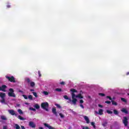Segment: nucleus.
Segmentation results:
<instances>
[{
    "label": "nucleus",
    "instance_id": "f03ea898",
    "mask_svg": "<svg viewBox=\"0 0 129 129\" xmlns=\"http://www.w3.org/2000/svg\"><path fill=\"white\" fill-rule=\"evenodd\" d=\"M41 108H42L43 109H45L46 111H49V109H48L49 108V103H48V102H46L42 103L41 104Z\"/></svg>",
    "mask_w": 129,
    "mask_h": 129
},
{
    "label": "nucleus",
    "instance_id": "58836bf2",
    "mask_svg": "<svg viewBox=\"0 0 129 129\" xmlns=\"http://www.w3.org/2000/svg\"><path fill=\"white\" fill-rule=\"evenodd\" d=\"M38 75L39 77H41V76H42V74H41V72H40V71H38Z\"/></svg>",
    "mask_w": 129,
    "mask_h": 129
},
{
    "label": "nucleus",
    "instance_id": "bb28decb",
    "mask_svg": "<svg viewBox=\"0 0 129 129\" xmlns=\"http://www.w3.org/2000/svg\"><path fill=\"white\" fill-rule=\"evenodd\" d=\"M18 112H19V114H23V111L21 109H19L18 110Z\"/></svg>",
    "mask_w": 129,
    "mask_h": 129
},
{
    "label": "nucleus",
    "instance_id": "6e6552de",
    "mask_svg": "<svg viewBox=\"0 0 129 129\" xmlns=\"http://www.w3.org/2000/svg\"><path fill=\"white\" fill-rule=\"evenodd\" d=\"M9 112L11 115H15V116H18V114L16 113V112H15V110H9Z\"/></svg>",
    "mask_w": 129,
    "mask_h": 129
},
{
    "label": "nucleus",
    "instance_id": "864d4df0",
    "mask_svg": "<svg viewBox=\"0 0 129 129\" xmlns=\"http://www.w3.org/2000/svg\"><path fill=\"white\" fill-rule=\"evenodd\" d=\"M95 113H96L97 114H99V112L95 111Z\"/></svg>",
    "mask_w": 129,
    "mask_h": 129
},
{
    "label": "nucleus",
    "instance_id": "c03bdc74",
    "mask_svg": "<svg viewBox=\"0 0 129 129\" xmlns=\"http://www.w3.org/2000/svg\"><path fill=\"white\" fill-rule=\"evenodd\" d=\"M3 129H8V126L7 125L4 126Z\"/></svg>",
    "mask_w": 129,
    "mask_h": 129
},
{
    "label": "nucleus",
    "instance_id": "09e8293b",
    "mask_svg": "<svg viewBox=\"0 0 129 129\" xmlns=\"http://www.w3.org/2000/svg\"><path fill=\"white\" fill-rule=\"evenodd\" d=\"M98 106H99V107H103V106H102V105H100V104H99V105H98Z\"/></svg>",
    "mask_w": 129,
    "mask_h": 129
},
{
    "label": "nucleus",
    "instance_id": "2eb2a0df",
    "mask_svg": "<svg viewBox=\"0 0 129 129\" xmlns=\"http://www.w3.org/2000/svg\"><path fill=\"white\" fill-rule=\"evenodd\" d=\"M99 114H100V115H102V114H103V109H100L99 110Z\"/></svg>",
    "mask_w": 129,
    "mask_h": 129
},
{
    "label": "nucleus",
    "instance_id": "603ef678",
    "mask_svg": "<svg viewBox=\"0 0 129 129\" xmlns=\"http://www.w3.org/2000/svg\"><path fill=\"white\" fill-rule=\"evenodd\" d=\"M30 91L32 92L33 91H34V89H30Z\"/></svg>",
    "mask_w": 129,
    "mask_h": 129
},
{
    "label": "nucleus",
    "instance_id": "1a4fd4ad",
    "mask_svg": "<svg viewBox=\"0 0 129 129\" xmlns=\"http://www.w3.org/2000/svg\"><path fill=\"white\" fill-rule=\"evenodd\" d=\"M44 126L48 127V128H49V129H56L55 128H54V127H53L46 123H44Z\"/></svg>",
    "mask_w": 129,
    "mask_h": 129
},
{
    "label": "nucleus",
    "instance_id": "3c124183",
    "mask_svg": "<svg viewBox=\"0 0 129 129\" xmlns=\"http://www.w3.org/2000/svg\"><path fill=\"white\" fill-rule=\"evenodd\" d=\"M21 128L22 129H26V128H25V126H21Z\"/></svg>",
    "mask_w": 129,
    "mask_h": 129
},
{
    "label": "nucleus",
    "instance_id": "2f4dec72",
    "mask_svg": "<svg viewBox=\"0 0 129 129\" xmlns=\"http://www.w3.org/2000/svg\"><path fill=\"white\" fill-rule=\"evenodd\" d=\"M59 115H60V117H61V118H64V115H63V114H62L61 113H59Z\"/></svg>",
    "mask_w": 129,
    "mask_h": 129
},
{
    "label": "nucleus",
    "instance_id": "8fccbe9b",
    "mask_svg": "<svg viewBox=\"0 0 129 129\" xmlns=\"http://www.w3.org/2000/svg\"><path fill=\"white\" fill-rule=\"evenodd\" d=\"M20 104H16V106H17L18 107H19V106H20Z\"/></svg>",
    "mask_w": 129,
    "mask_h": 129
},
{
    "label": "nucleus",
    "instance_id": "473e14b6",
    "mask_svg": "<svg viewBox=\"0 0 129 129\" xmlns=\"http://www.w3.org/2000/svg\"><path fill=\"white\" fill-rule=\"evenodd\" d=\"M99 95H100V96H102V97L105 96V94H104L103 93H99Z\"/></svg>",
    "mask_w": 129,
    "mask_h": 129
},
{
    "label": "nucleus",
    "instance_id": "423d86ee",
    "mask_svg": "<svg viewBox=\"0 0 129 129\" xmlns=\"http://www.w3.org/2000/svg\"><path fill=\"white\" fill-rule=\"evenodd\" d=\"M29 126L30 127H32V128H36V124H35V123H34V122H33L32 121H29Z\"/></svg>",
    "mask_w": 129,
    "mask_h": 129
},
{
    "label": "nucleus",
    "instance_id": "c9c22d12",
    "mask_svg": "<svg viewBox=\"0 0 129 129\" xmlns=\"http://www.w3.org/2000/svg\"><path fill=\"white\" fill-rule=\"evenodd\" d=\"M22 96L24 97V98L25 99H28V96H27V95H22Z\"/></svg>",
    "mask_w": 129,
    "mask_h": 129
},
{
    "label": "nucleus",
    "instance_id": "37998d69",
    "mask_svg": "<svg viewBox=\"0 0 129 129\" xmlns=\"http://www.w3.org/2000/svg\"><path fill=\"white\" fill-rule=\"evenodd\" d=\"M84 102V101H83V100L81 99V100H80V103L82 104V103H83Z\"/></svg>",
    "mask_w": 129,
    "mask_h": 129
},
{
    "label": "nucleus",
    "instance_id": "0eeeda50",
    "mask_svg": "<svg viewBox=\"0 0 129 129\" xmlns=\"http://www.w3.org/2000/svg\"><path fill=\"white\" fill-rule=\"evenodd\" d=\"M7 87V86L5 85H3L2 87H0V91H4V92H6V89Z\"/></svg>",
    "mask_w": 129,
    "mask_h": 129
},
{
    "label": "nucleus",
    "instance_id": "cd10ccee",
    "mask_svg": "<svg viewBox=\"0 0 129 129\" xmlns=\"http://www.w3.org/2000/svg\"><path fill=\"white\" fill-rule=\"evenodd\" d=\"M55 91H57L58 92H61V91H62V89L56 88L55 89Z\"/></svg>",
    "mask_w": 129,
    "mask_h": 129
},
{
    "label": "nucleus",
    "instance_id": "a211bd4d",
    "mask_svg": "<svg viewBox=\"0 0 129 129\" xmlns=\"http://www.w3.org/2000/svg\"><path fill=\"white\" fill-rule=\"evenodd\" d=\"M91 124L94 128L96 129V126H95V123L94 122H91Z\"/></svg>",
    "mask_w": 129,
    "mask_h": 129
},
{
    "label": "nucleus",
    "instance_id": "a19ab883",
    "mask_svg": "<svg viewBox=\"0 0 129 129\" xmlns=\"http://www.w3.org/2000/svg\"><path fill=\"white\" fill-rule=\"evenodd\" d=\"M44 94H45V95H48V94H49V93L47 91H44Z\"/></svg>",
    "mask_w": 129,
    "mask_h": 129
},
{
    "label": "nucleus",
    "instance_id": "4c0bfd02",
    "mask_svg": "<svg viewBox=\"0 0 129 129\" xmlns=\"http://www.w3.org/2000/svg\"><path fill=\"white\" fill-rule=\"evenodd\" d=\"M105 102L107 104H110V103H111V102H110V101H106Z\"/></svg>",
    "mask_w": 129,
    "mask_h": 129
},
{
    "label": "nucleus",
    "instance_id": "6e6d98bb",
    "mask_svg": "<svg viewBox=\"0 0 129 129\" xmlns=\"http://www.w3.org/2000/svg\"><path fill=\"white\" fill-rule=\"evenodd\" d=\"M112 99H115V98L114 97H113V98H112Z\"/></svg>",
    "mask_w": 129,
    "mask_h": 129
},
{
    "label": "nucleus",
    "instance_id": "5701e85b",
    "mask_svg": "<svg viewBox=\"0 0 129 129\" xmlns=\"http://www.w3.org/2000/svg\"><path fill=\"white\" fill-rule=\"evenodd\" d=\"M18 118L20 119V120H25V118H23V117L21 116V115H18Z\"/></svg>",
    "mask_w": 129,
    "mask_h": 129
},
{
    "label": "nucleus",
    "instance_id": "de8ad7c7",
    "mask_svg": "<svg viewBox=\"0 0 129 129\" xmlns=\"http://www.w3.org/2000/svg\"><path fill=\"white\" fill-rule=\"evenodd\" d=\"M7 7L9 9V8H11V5L8 4V5H7Z\"/></svg>",
    "mask_w": 129,
    "mask_h": 129
},
{
    "label": "nucleus",
    "instance_id": "a18cd8bd",
    "mask_svg": "<svg viewBox=\"0 0 129 129\" xmlns=\"http://www.w3.org/2000/svg\"><path fill=\"white\" fill-rule=\"evenodd\" d=\"M18 92H20L21 93L24 94V92L23 91L21 90H19L18 91Z\"/></svg>",
    "mask_w": 129,
    "mask_h": 129
},
{
    "label": "nucleus",
    "instance_id": "f8f14e48",
    "mask_svg": "<svg viewBox=\"0 0 129 129\" xmlns=\"http://www.w3.org/2000/svg\"><path fill=\"white\" fill-rule=\"evenodd\" d=\"M0 97L1 98H5L6 97V93L0 92Z\"/></svg>",
    "mask_w": 129,
    "mask_h": 129
},
{
    "label": "nucleus",
    "instance_id": "79ce46f5",
    "mask_svg": "<svg viewBox=\"0 0 129 129\" xmlns=\"http://www.w3.org/2000/svg\"><path fill=\"white\" fill-rule=\"evenodd\" d=\"M107 98H108L109 99V100H112V98H111V97H110V96H107L106 97Z\"/></svg>",
    "mask_w": 129,
    "mask_h": 129
},
{
    "label": "nucleus",
    "instance_id": "4be33fe9",
    "mask_svg": "<svg viewBox=\"0 0 129 129\" xmlns=\"http://www.w3.org/2000/svg\"><path fill=\"white\" fill-rule=\"evenodd\" d=\"M111 103L113 105H115V106L117 105V102H116L113 100H111Z\"/></svg>",
    "mask_w": 129,
    "mask_h": 129
},
{
    "label": "nucleus",
    "instance_id": "aec40b11",
    "mask_svg": "<svg viewBox=\"0 0 129 129\" xmlns=\"http://www.w3.org/2000/svg\"><path fill=\"white\" fill-rule=\"evenodd\" d=\"M0 102H1V103L6 104V99H5V98H2V100L0 101Z\"/></svg>",
    "mask_w": 129,
    "mask_h": 129
},
{
    "label": "nucleus",
    "instance_id": "f3484780",
    "mask_svg": "<svg viewBox=\"0 0 129 129\" xmlns=\"http://www.w3.org/2000/svg\"><path fill=\"white\" fill-rule=\"evenodd\" d=\"M25 81H26L27 82V83H30L31 79H30L29 78H25Z\"/></svg>",
    "mask_w": 129,
    "mask_h": 129
},
{
    "label": "nucleus",
    "instance_id": "b1692460",
    "mask_svg": "<svg viewBox=\"0 0 129 129\" xmlns=\"http://www.w3.org/2000/svg\"><path fill=\"white\" fill-rule=\"evenodd\" d=\"M32 94L34 95V96H35V97H36V98H38V94H37V93L35 92H32Z\"/></svg>",
    "mask_w": 129,
    "mask_h": 129
},
{
    "label": "nucleus",
    "instance_id": "7c9ffc66",
    "mask_svg": "<svg viewBox=\"0 0 129 129\" xmlns=\"http://www.w3.org/2000/svg\"><path fill=\"white\" fill-rule=\"evenodd\" d=\"M121 100L122 101H123V102H126V99H125V98H121Z\"/></svg>",
    "mask_w": 129,
    "mask_h": 129
},
{
    "label": "nucleus",
    "instance_id": "c85d7f7f",
    "mask_svg": "<svg viewBox=\"0 0 129 129\" xmlns=\"http://www.w3.org/2000/svg\"><path fill=\"white\" fill-rule=\"evenodd\" d=\"M28 98L30 100H33V96H32V95H29Z\"/></svg>",
    "mask_w": 129,
    "mask_h": 129
},
{
    "label": "nucleus",
    "instance_id": "20e7f679",
    "mask_svg": "<svg viewBox=\"0 0 129 129\" xmlns=\"http://www.w3.org/2000/svg\"><path fill=\"white\" fill-rule=\"evenodd\" d=\"M6 78L9 80L10 82H12L13 83H16V79L14 76L9 77L8 76H6Z\"/></svg>",
    "mask_w": 129,
    "mask_h": 129
},
{
    "label": "nucleus",
    "instance_id": "49530a36",
    "mask_svg": "<svg viewBox=\"0 0 129 129\" xmlns=\"http://www.w3.org/2000/svg\"><path fill=\"white\" fill-rule=\"evenodd\" d=\"M80 106H81V107H82V108H84V106H83V105L80 104Z\"/></svg>",
    "mask_w": 129,
    "mask_h": 129
},
{
    "label": "nucleus",
    "instance_id": "a878e982",
    "mask_svg": "<svg viewBox=\"0 0 129 129\" xmlns=\"http://www.w3.org/2000/svg\"><path fill=\"white\" fill-rule=\"evenodd\" d=\"M15 128L16 129H20L21 127H20V125H19V124H15Z\"/></svg>",
    "mask_w": 129,
    "mask_h": 129
},
{
    "label": "nucleus",
    "instance_id": "4d7b16f0",
    "mask_svg": "<svg viewBox=\"0 0 129 129\" xmlns=\"http://www.w3.org/2000/svg\"><path fill=\"white\" fill-rule=\"evenodd\" d=\"M127 95H128V96H129V93H127Z\"/></svg>",
    "mask_w": 129,
    "mask_h": 129
},
{
    "label": "nucleus",
    "instance_id": "72a5a7b5",
    "mask_svg": "<svg viewBox=\"0 0 129 129\" xmlns=\"http://www.w3.org/2000/svg\"><path fill=\"white\" fill-rule=\"evenodd\" d=\"M29 109H30V110H32L33 111H36V109H35V108H33V107H30V108H29Z\"/></svg>",
    "mask_w": 129,
    "mask_h": 129
},
{
    "label": "nucleus",
    "instance_id": "f704fd0d",
    "mask_svg": "<svg viewBox=\"0 0 129 129\" xmlns=\"http://www.w3.org/2000/svg\"><path fill=\"white\" fill-rule=\"evenodd\" d=\"M55 106L57 107V108H61V106L58 104H55Z\"/></svg>",
    "mask_w": 129,
    "mask_h": 129
},
{
    "label": "nucleus",
    "instance_id": "e433bc0d",
    "mask_svg": "<svg viewBox=\"0 0 129 129\" xmlns=\"http://www.w3.org/2000/svg\"><path fill=\"white\" fill-rule=\"evenodd\" d=\"M106 124H107V122H105L104 123L102 124V125H103V126H104V127H105Z\"/></svg>",
    "mask_w": 129,
    "mask_h": 129
},
{
    "label": "nucleus",
    "instance_id": "f257e3e1",
    "mask_svg": "<svg viewBox=\"0 0 129 129\" xmlns=\"http://www.w3.org/2000/svg\"><path fill=\"white\" fill-rule=\"evenodd\" d=\"M71 92H72V102H73V104L74 105H76V102H77V99L76 98H80V99H82L83 98V96H82V95L81 94H79L77 95H75V93H77L78 91L75 89H71L70 90Z\"/></svg>",
    "mask_w": 129,
    "mask_h": 129
},
{
    "label": "nucleus",
    "instance_id": "5fc2aeb1",
    "mask_svg": "<svg viewBox=\"0 0 129 129\" xmlns=\"http://www.w3.org/2000/svg\"><path fill=\"white\" fill-rule=\"evenodd\" d=\"M126 75H129V72L126 73Z\"/></svg>",
    "mask_w": 129,
    "mask_h": 129
},
{
    "label": "nucleus",
    "instance_id": "9b49d317",
    "mask_svg": "<svg viewBox=\"0 0 129 129\" xmlns=\"http://www.w3.org/2000/svg\"><path fill=\"white\" fill-rule=\"evenodd\" d=\"M121 111L122 112H123L124 113H125V114H128V111L126 110L125 108H123L121 110Z\"/></svg>",
    "mask_w": 129,
    "mask_h": 129
},
{
    "label": "nucleus",
    "instance_id": "ddd939ff",
    "mask_svg": "<svg viewBox=\"0 0 129 129\" xmlns=\"http://www.w3.org/2000/svg\"><path fill=\"white\" fill-rule=\"evenodd\" d=\"M84 118H85V120H86L87 123H89V122H90V121L89 120V118H88V117H87V116H85Z\"/></svg>",
    "mask_w": 129,
    "mask_h": 129
},
{
    "label": "nucleus",
    "instance_id": "4468645a",
    "mask_svg": "<svg viewBox=\"0 0 129 129\" xmlns=\"http://www.w3.org/2000/svg\"><path fill=\"white\" fill-rule=\"evenodd\" d=\"M113 111L114 114H115V115H118V113H119V112H118V111H117L116 109H114Z\"/></svg>",
    "mask_w": 129,
    "mask_h": 129
},
{
    "label": "nucleus",
    "instance_id": "393cba45",
    "mask_svg": "<svg viewBox=\"0 0 129 129\" xmlns=\"http://www.w3.org/2000/svg\"><path fill=\"white\" fill-rule=\"evenodd\" d=\"M1 119L3 120H7V117H6V116H5L4 115L1 116Z\"/></svg>",
    "mask_w": 129,
    "mask_h": 129
},
{
    "label": "nucleus",
    "instance_id": "9d476101",
    "mask_svg": "<svg viewBox=\"0 0 129 129\" xmlns=\"http://www.w3.org/2000/svg\"><path fill=\"white\" fill-rule=\"evenodd\" d=\"M52 112L55 115V116H58V113H57V111L55 108H52Z\"/></svg>",
    "mask_w": 129,
    "mask_h": 129
},
{
    "label": "nucleus",
    "instance_id": "6ab92c4d",
    "mask_svg": "<svg viewBox=\"0 0 129 129\" xmlns=\"http://www.w3.org/2000/svg\"><path fill=\"white\" fill-rule=\"evenodd\" d=\"M30 84L31 87H34L35 85V82H30Z\"/></svg>",
    "mask_w": 129,
    "mask_h": 129
},
{
    "label": "nucleus",
    "instance_id": "dca6fc26",
    "mask_svg": "<svg viewBox=\"0 0 129 129\" xmlns=\"http://www.w3.org/2000/svg\"><path fill=\"white\" fill-rule=\"evenodd\" d=\"M63 98H64V99L69 100L70 101L72 102V100H71V99H69V97H68V96L67 95L63 96Z\"/></svg>",
    "mask_w": 129,
    "mask_h": 129
},
{
    "label": "nucleus",
    "instance_id": "c756f323",
    "mask_svg": "<svg viewBox=\"0 0 129 129\" xmlns=\"http://www.w3.org/2000/svg\"><path fill=\"white\" fill-rule=\"evenodd\" d=\"M106 112L107 113H108V114H111L112 113V111L109 110H107Z\"/></svg>",
    "mask_w": 129,
    "mask_h": 129
},
{
    "label": "nucleus",
    "instance_id": "39448f33",
    "mask_svg": "<svg viewBox=\"0 0 129 129\" xmlns=\"http://www.w3.org/2000/svg\"><path fill=\"white\" fill-rule=\"evenodd\" d=\"M123 123H124L125 126H127L128 124V121L127 120V118L126 117H123V120H122Z\"/></svg>",
    "mask_w": 129,
    "mask_h": 129
},
{
    "label": "nucleus",
    "instance_id": "7ed1b4c3",
    "mask_svg": "<svg viewBox=\"0 0 129 129\" xmlns=\"http://www.w3.org/2000/svg\"><path fill=\"white\" fill-rule=\"evenodd\" d=\"M9 92H8V96L9 97H16V94H15V91L14 89L10 88L9 89Z\"/></svg>",
    "mask_w": 129,
    "mask_h": 129
},
{
    "label": "nucleus",
    "instance_id": "412c9836",
    "mask_svg": "<svg viewBox=\"0 0 129 129\" xmlns=\"http://www.w3.org/2000/svg\"><path fill=\"white\" fill-rule=\"evenodd\" d=\"M34 107L36 109H39L40 108V106L38 104H35V105H34Z\"/></svg>",
    "mask_w": 129,
    "mask_h": 129
},
{
    "label": "nucleus",
    "instance_id": "ea45409f",
    "mask_svg": "<svg viewBox=\"0 0 129 129\" xmlns=\"http://www.w3.org/2000/svg\"><path fill=\"white\" fill-rule=\"evenodd\" d=\"M61 85H65V82H61L59 83Z\"/></svg>",
    "mask_w": 129,
    "mask_h": 129
}]
</instances>
